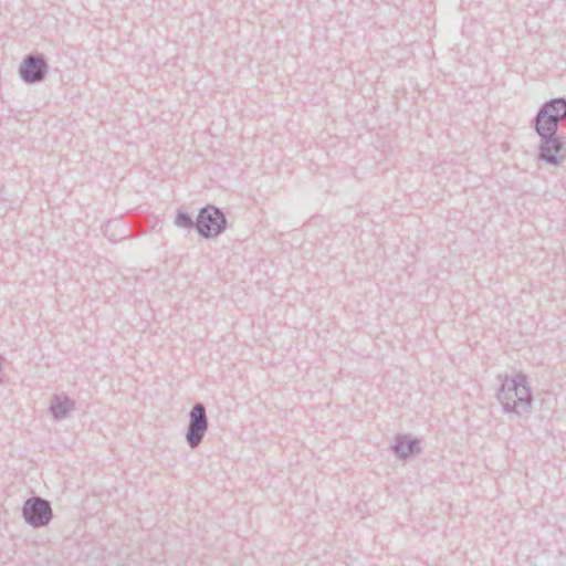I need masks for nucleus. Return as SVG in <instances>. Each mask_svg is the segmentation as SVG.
<instances>
[{"instance_id": "1", "label": "nucleus", "mask_w": 566, "mask_h": 566, "mask_svg": "<svg viewBox=\"0 0 566 566\" xmlns=\"http://www.w3.org/2000/svg\"><path fill=\"white\" fill-rule=\"evenodd\" d=\"M566 116V102L554 99L546 104L537 117L536 129L542 136H551L557 126V122Z\"/></svg>"}, {"instance_id": "2", "label": "nucleus", "mask_w": 566, "mask_h": 566, "mask_svg": "<svg viewBox=\"0 0 566 566\" xmlns=\"http://www.w3.org/2000/svg\"><path fill=\"white\" fill-rule=\"evenodd\" d=\"M224 222V218L218 209L205 208L198 216L197 227L205 237H211L222 230Z\"/></svg>"}, {"instance_id": "3", "label": "nucleus", "mask_w": 566, "mask_h": 566, "mask_svg": "<svg viewBox=\"0 0 566 566\" xmlns=\"http://www.w3.org/2000/svg\"><path fill=\"white\" fill-rule=\"evenodd\" d=\"M24 516L33 525L46 524L51 518V509L42 500L28 501L24 506Z\"/></svg>"}, {"instance_id": "4", "label": "nucleus", "mask_w": 566, "mask_h": 566, "mask_svg": "<svg viewBox=\"0 0 566 566\" xmlns=\"http://www.w3.org/2000/svg\"><path fill=\"white\" fill-rule=\"evenodd\" d=\"M207 429L205 409L201 405L193 407L191 411V421L188 430V441L190 444L197 446Z\"/></svg>"}, {"instance_id": "5", "label": "nucleus", "mask_w": 566, "mask_h": 566, "mask_svg": "<svg viewBox=\"0 0 566 566\" xmlns=\"http://www.w3.org/2000/svg\"><path fill=\"white\" fill-rule=\"evenodd\" d=\"M43 61L29 57L21 67V75L28 82H34L42 77Z\"/></svg>"}, {"instance_id": "6", "label": "nucleus", "mask_w": 566, "mask_h": 566, "mask_svg": "<svg viewBox=\"0 0 566 566\" xmlns=\"http://www.w3.org/2000/svg\"><path fill=\"white\" fill-rule=\"evenodd\" d=\"M559 144L556 139H547L542 147V157L551 163L558 160Z\"/></svg>"}, {"instance_id": "7", "label": "nucleus", "mask_w": 566, "mask_h": 566, "mask_svg": "<svg viewBox=\"0 0 566 566\" xmlns=\"http://www.w3.org/2000/svg\"><path fill=\"white\" fill-rule=\"evenodd\" d=\"M400 449H401V447H400V446H398V447L396 448V451H397V452H400Z\"/></svg>"}]
</instances>
